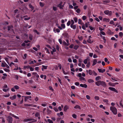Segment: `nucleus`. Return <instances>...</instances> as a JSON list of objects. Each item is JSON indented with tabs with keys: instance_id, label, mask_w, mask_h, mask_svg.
Listing matches in <instances>:
<instances>
[{
	"instance_id": "obj_22",
	"label": "nucleus",
	"mask_w": 123,
	"mask_h": 123,
	"mask_svg": "<svg viewBox=\"0 0 123 123\" xmlns=\"http://www.w3.org/2000/svg\"><path fill=\"white\" fill-rule=\"evenodd\" d=\"M119 37L122 38L123 35V33L122 32H120L119 33Z\"/></svg>"
},
{
	"instance_id": "obj_5",
	"label": "nucleus",
	"mask_w": 123,
	"mask_h": 123,
	"mask_svg": "<svg viewBox=\"0 0 123 123\" xmlns=\"http://www.w3.org/2000/svg\"><path fill=\"white\" fill-rule=\"evenodd\" d=\"M104 12L106 14L109 15L110 16H111L112 13V12L111 11H110L108 10L105 11Z\"/></svg>"
},
{
	"instance_id": "obj_14",
	"label": "nucleus",
	"mask_w": 123,
	"mask_h": 123,
	"mask_svg": "<svg viewBox=\"0 0 123 123\" xmlns=\"http://www.w3.org/2000/svg\"><path fill=\"white\" fill-rule=\"evenodd\" d=\"M89 60V59L88 58H87L84 60L83 62L85 64H86L87 63V62Z\"/></svg>"
},
{
	"instance_id": "obj_48",
	"label": "nucleus",
	"mask_w": 123,
	"mask_h": 123,
	"mask_svg": "<svg viewBox=\"0 0 123 123\" xmlns=\"http://www.w3.org/2000/svg\"><path fill=\"white\" fill-rule=\"evenodd\" d=\"M29 38L30 40H32V35L30 34L29 35Z\"/></svg>"
},
{
	"instance_id": "obj_13",
	"label": "nucleus",
	"mask_w": 123,
	"mask_h": 123,
	"mask_svg": "<svg viewBox=\"0 0 123 123\" xmlns=\"http://www.w3.org/2000/svg\"><path fill=\"white\" fill-rule=\"evenodd\" d=\"M69 107L67 106V105H65L64 108V111L65 112H66L67 109H69Z\"/></svg>"
},
{
	"instance_id": "obj_52",
	"label": "nucleus",
	"mask_w": 123,
	"mask_h": 123,
	"mask_svg": "<svg viewBox=\"0 0 123 123\" xmlns=\"http://www.w3.org/2000/svg\"><path fill=\"white\" fill-rule=\"evenodd\" d=\"M10 96L9 93H8V94H6L4 95V96L5 97H9Z\"/></svg>"
},
{
	"instance_id": "obj_1",
	"label": "nucleus",
	"mask_w": 123,
	"mask_h": 123,
	"mask_svg": "<svg viewBox=\"0 0 123 123\" xmlns=\"http://www.w3.org/2000/svg\"><path fill=\"white\" fill-rule=\"evenodd\" d=\"M110 109L114 115H116L117 114V109L115 107H111Z\"/></svg>"
},
{
	"instance_id": "obj_20",
	"label": "nucleus",
	"mask_w": 123,
	"mask_h": 123,
	"mask_svg": "<svg viewBox=\"0 0 123 123\" xmlns=\"http://www.w3.org/2000/svg\"><path fill=\"white\" fill-rule=\"evenodd\" d=\"M62 44L64 46H68V44L65 41H63L62 42Z\"/></svg>"
},
{
	"instance_id": "obj_41",
	"label": "nucleus",
	"mask_w": 123,
	"mask_h": 123,
	"mask_svg": "<svg viewBox=\"0 0 123 123\" xmlns=\"http://www.w3.org/2000/svg\"><path fill=\"white\" fill-rule=\"evenodd\" d=\"M72 116L73 117V118H74L76 119V118L77 117V116L75 114H73L72 115Z\"/></svg>"
},
{
	"instance_id": "obj_6",
	"label": "nucleus",
	"mask_w": 123,
	"mask_h": 123,
	"mask_svg": "<svg viewBox=\"0 0 123 123\" xmlns=\"http://www.w3.org/2000/svg\"><path fill=\"white\" fill-rule=\"evenodd\" d=\"M109 89L112 91L116 92L117 93H118L116 89L115 88H114L111 87H110L109 88Z\"/></svg>"
},
{
	"instance_id": "obj_42",
	"label": "nucleus",
	"mask_w": 123,
	"mask_h": 123,
	"mask_svg": "<svg viewBox=\"0 0 123 123\" xmlns=\"http://www.w3.org/2000/svg\"><path fill=\"white\" fill-rule=\"evenodd\" d=\"M103 101L104 102L106 103H108V101L107 99H103Z\"/></svg>"
},
{
	"instance_id": "obj_28",
	"label": "nucleus",
	"mask_w": 123,
	"mask_h": 123,
	"mask_svg": "<svg viewBox=\"0 0 123 123\" xmlns=\"http://www.w3.org/2000/svg\"><path fill=\"white\" fill-rule=\"evenodd\" d=\"M24 97L25 98L24 101L25 102H26L27 101V100L29 99L28 96H25Z\"/></svg>"
},
{
	"instance_id": "obj_12",
	"label": "nucleus",
	"mask_w": 123,
	"mask_h": 123,
	"mask_svg": "<svg viewBox=\"0 0 123 123\" xmlns=\"http://www.w3.org/2000/svg\"><path fill=\"white\" fill-rule=\"evenodd\" d=\"M98 71L99 72L102 73H103L104 72H105V69H100L98 68Z\"/></svg>"
},
{
	"instance_id": "obj_30",
	"label": "nucleus",
	"mask_w": 123,
	"mask_h": 123,
	"mask_svg": "<svg viewBox=\"0 0 123 123\" xmlns=\"http://www.w3.org/2000/svg\"><path fill=\"white\" fill-rule=\"evenodd\" d=\"M87 41L88 43H92V41H91L90 38H89L88 40H87Z\"/></svg>"
},
{
	"instance_id": "obj_4",
	"label": "nucleus",
	"mask_w": 123,
	"mask_h": 123,
	"mask_svg": "<svg viewBox=\"0 0 123 123\" xmlns=\"http://www.w3.org/2000/svg\"><path fill=\"white\" fill-rule=\"evenodd\" d=\"M62 2H61L58 5V6L59 7L60 9H63V7L64 6V5L65 4V3L64 4L62 5Z\"/></svg>"
},
{
	"instance_id": "obj_63",
	"label": "nucleus",
	"mask_w": 123,
	"mask_h": 123,
	"mask_svg": "<svg viewBox=\"0 0 123 123\" xmlns=\"http://www.w3.org/2000/svg\"><path fill=\"white\" fill-rule=\"evenodd\" d=\"M89 27L91 30H93L94 29V28L93 27L90 26H89Z\"/></svg>"
},
{
	"instance_id": "obj_3",
	"label": "nucleus",
	"mask_w": 123,
	"mask_h": 123,
	"mask_svg": "<svg viewBox=\"0 0 123 123\" xmlns=\"http://www.w3.org/2000/svg\"><path fill=\"white\" fill-rule=\"evenodd\" d=\"M7 120L9 123H12V118L11 116H8L7 117Z\"/></svg>"
},
{
	"instance_id": "obj_59",
	"label": "nucleus",
	"mask_w": 123,
	"mask_h": 123,
	"mask_svg": "<svg viewBox=\"0 0 123 123\" xmlns=\"http://www.w3.org/2000/svg\"><path fill=\"white\" fill-rule=\"evenodd\" d=\"M71 25H74V20L73 19H72L71 20Z\"/></svg>"
},
{
	"instance_id": "obj_17",
	"label": "nucleus",
	"mask_w": 123,
	"mask_h": 123,
	"mask_svg": "<svg viewBox=\"0 0 123 123\" xmlns=\"http://www.w3.org/2000/svg\"><path fill=\"white\" fill-rule=\"evenodd\" d=\"M103 20L106 22H108L110 21V19L109 18H104L103 19Z\"/></svg>"
},
{
	"instance_id": "obj_32",
	"label": "nucleus",
	"mask_w": 123,
	"mask_h": 123,
	"mask_svg": "<svg viewBox=\"0 0 123 123\" xmlns=\"http://www.w3.org/2000/svg\"><path fill=\"white\" fill-rule=\"evenodd\" d=\"M76 11L77 13H79L80 12V10L79 8H78L76 10Z\"/></svg>"
},
{
	"instance_id": "obj_23",
	"label": "nucleus",
	"mask_w": 123,
	"mask_h": 123,
	"mask_svg": "<svg viewBox=\"0 0 123 123\" xmlns=\"http://www.w3.org/2000/svg\"><path fill=\"white\" fill-rule=\"evenodd\" d=\"M80 80L81 81H83V80L86 81V80H85V78L84 77H81L80 78Z\"/></svg>"
},
{
	"instance_id": "obj_2",
	"label": "nucleus",
	"mask_w": 123,
	"mask_h": 123,
	"mask_svg": "<svg viewBox=\"0 0 123 123\" xmlns=\"http://www.w3.org/2000/svg\"><path fill=\"white\" fill-rule=\"evenodd\" d=\"M31 120L33 121H32L31 122H35L37 121V120H35V119H33L31 118L24 119L23 120V121L24 122H26Z\"/></svg>"
},
{
	"instance_id": "obj_19",
	"label": "nucleus",
	"mask_w": 123,
	"mask_h": 123,
	"mask_svg": "<svg viewBox=\"0 0 123 123\" xmlns=\"http://www.w3.org/2000/svg\"><path fill=\"white\" fill-rule=\"evenodd\" d=\"M107 33L109 35L113 34V33L112 32L110 29L108 30L107 31Z\"/></svg>"
},
{
	"instance_id": "obj_44",
	"label": "nucleus",
	"mask_w": 123,
	"mask_h": 123,
	"mask_svg": "<svg viewBox=\"0 0 123 123\" xmlns=\"http://www.w3.org/2000/svg\"><path fill=\"white\" fill-rule=\"evenodd\" d=\"M86 18V17L85 16H84L82 17V19L84 20H85Z\"/></svg>"
},
{
	"instance_id": "obj_16",
	"label": "nucleus",
	"mask_w": 123,
	"mask_h": 123,
	"mask_svg": "<svg viewBox=\"0 0 123 123\" xmlns=\"http://www.w3.org/2000/svg\"><path fill=\"white\" fill-rule=\"evenodd\" d=\"M70 27L71 28H72L74 30L76 28V25H71Z\"/></svg>"
},
{
	"instance_id": "obj_58",
	"label": "nucleus",
	"mask_w": 123,
	"mask_h": 123,
	"mask_svg": "<svg viewBox=\"0 0 123 123\" xmlns=\"http://www.w3.org/2000/svg\"><path fill=\"white\" fill-rule=\"evenodd\" d=\"M100 33L104 35H105V34L104 32L103 31H101L100 32Z\"/></svg>"
},
{
	"instance_id": "obj_37",
	"label": "nucleus",
	"mask_w": 123,
	"mask_h": 123,
	"mask_svg": "<svg viewBox=\"0 0 123 123\" xmlns=\"http://www.w3.org/2000/svg\"><path fill=\"white\" fill-rule=\"evenodd\" d=\"M82 21L80 19H79L78 20V23L79 24L82 25Z\"/></svg>"
},
{
	"instance_id": "obj_60",
	"label": "nucleus",
	"mask_w": 123,
	"mask_h": 123,
	"mask_svg": "<svg viewBox=\"0 0 123 123\" xmlns=\"http://www.w3.org/2000/svg\"><path fill=\"white\" fill-rule=\"evenodd\" d=\"M86 98H87V99H90V96L88 95H86Z\"/></svg>"
},
{
	"instance_id": "obj_62",
	"label": "nucleus",
	"mask_w": 123,
	"mask_h": 123,
	"mask_svg": "<svg viewBox=\"0 0 123 123\" xmlns=\"http://www.w3.org/2000/svg\"><path fill=\"white\" fill-rule=\"evenodd\" d=\"M75 85L77 86H78L79 85L80 83L79 82H76L75 83Z\"/></svg>"
},
{
	"instance_id": "obj_31",
	"label": "nucleus",
	"mask_w": 123,
	"mask_h": 123,
	"mask_svg": "<svg viewBox=\"0 0 123 123\" xmlns=\"http://www.w3.org/2000/svg\"><path fill=\"white\" fill-rule=\"evenodd\" d=\"M40 116V114L38 112H36L35 114V116L36 117H38Z\"/></svg>"
},
{
	"instance_id": "obj_25",
	"label": "nucleus",
	"mask_w": 123,
	"mask_h": 123,
	"mask_svg": "<svg viewBox=\"0 0 123 123\" xmlns=\"http://www.w3.org/2000/svg\"><path fill=\"white\" fill-rule=\"evenodd\" d=\"M105 62H107L108 64H109L110 63V62L108 61V59L107 58H105Z\"/></svg>"
},
{
	"instance_id": "obj_21",
	"label": "nucleus",
	"mask_w": 123,
	"mask_h": 123,
	"mask_svg": "<svg viewBox=\"0 0 123 123\" xmlns=\"http://www.w3.org/2000/svg\"><path fill=\"white\" fill-rule=\"evenodd\" d=\"M10 98L11 100H14L16 98V96L15 95H14V96L10 97Z\"/></svg>"
},
{
	"instance_id": "obj_45",
	"label": "nucleus",
	"mask_w": 123,
	"mask_h": 123,
	"mask_svg": "<svg viewBox=\"0 0 123 123\" xmlns=\"http://www.w3.org/2000/svg\"><path fill=\"white\" fill-rule=\"evenodd\" d=\"M29 6L30 8H31L32 9H34V8L33 6L31 4H29Z\"/></svg>"
},
{
	"instance_id": "obj_33",
	"label": "nucleus",
	"mask_w": 123,
	"mask_h": 123,
	"mask_svg": "<svg viewBox=\"0 0 123 123\" xmlns=\"http://www.w3.org/2000/svg\"><path fill=\"white\" fill-rule=\"evenodd\" d=\"M79 46L78 45H75L74 47V49L75 50H77L79 48Z\"/></svg>"
},
{
	"instance_id": "obj_55",
	"label": "nucleus",
	"mask_w": 123,
	"mask_h": 123,
	"mask_svg": "<svg viewBox=\"0 0 123 123\" xmlns=\"http://www.w3.org/2000/svg\"><path fill=\"white\" fill-rule=\"evenodd\" d=\"M71 24V21H69L67 23V25L68 26H69Z\"/></svg>"
},
{
	"instance_id": "obj_51",
	"label": "nucleus",
	"mask_w": 123,
	"mask_h": 123,
	"mask_svg": "<svg viewBox=\"0 0 123 123\" xmlns=\"http://www.w3.org/2000/svg\"><path fill=\"white\" fill-rule=\"evenodd\" d=\"M73 6L71 5H69L68 7V8L69 9H73Z\"/></svg>"
},
{
	"instance_id": "obj_39",
	"label": "nucleus",
	"mask_w": 123,
	"mask_h": 123,
	"mask_svg": "<svg viewBox=\"0 0 123 123\" xmlns=\"http://www.w3.org/2000/svg\"><path fill=\"white\" fill-rule=\"evenodd\" d=\"M30 68V66L28 65V66H25L23 68L24 69H26V68Z\"/></svg>"
},
{
	"instance_id": "obj_27",
	"label": "nucleus",
	"mask_w": 123,
	"mask_h": 123,
	"mask_svg": "<svg viewBox=\"0 0 123 123\" xmlns=\"http://www.w3.org/2000/svg\"><path fill=\"white\" fill-rule=\"evenodd\" d=\"M101 79V77L100 76H98L95 78V80L96 81H98Z\"/></svg>"
},
{
	"instance_id": "obj_57",
	"label": "nucleus",
	"mask_w": 123,
	"mask_h": 123,
	"mask_svg": "<svg viewBox=\"0 0 123 123\" xmlns=\"http://www.w3.org/2000/svg\"><path fill=\"white\" fill-rule=\"evenodd\" d=\"M24 57H23V58L24 59H26L27 57V54H25L24 55Z\"/></svg>"
},
{
	"instance_id": "obj_11",
	"label": "nucleus",
	"mask_w": 123,
	"mask_h": 123,
	"mask_svg": "<svg viewBox=\"0 0 123 123\" xmlns=\"http://www.w3.org/2000/svg\"><path fill=\"white\" fill-rule=\"evenodd\" d=\"M80 86L82 87H84L85 88H86L87 87V85L85 84H80Z\"/></svg>"
},
{
	"instance_id": "obj_10",
	"label": "nucleus",
	"mask_w": 123,
	"mask_h": 123,
	"mask_svg": "<svg viewBox=\"0 0 123 123\" xmlns=\"http://www.w3.org/2000/svg\"><path fill=\"white\" fill-rule=\"evenodd\" d=\"M13 27V26L12 25H11L10 26H7L8 30V31H10L11 30H12V31H13V30L12 29H11Z\"/></svg>"
},
{
	"instance_id": "obj_47",
	"label": "nucleus",
	"mask_w": 123,
	"mask_h": 123,
	"mask_svg": "<svg viewBox=\"0 0 123 123\" xmlns=\"http://www.w3.org/2000/svg\"><path fill=\"white\" fill-rule=\"evenodd\" d=\"M12 117H14L16 119H19V118L17 116L14 115H12Z\"/></svg>"
},
{
	"instance_id": "obj_34",
	"label": "nucleus",
	"mask_w": 123,
	"mask_h": 123,
	"mask_svg": "<svg viewBox=\"0 0 123 123\" xmlns=\"http://www.w3.org/2000/svg\"><path fill=\"white\" fill-rule=\"evenodd\" d=\"M74 20L75 23H77L78 21V18L76 17H75L74 18Z\"/></svg>"
},
{
	"instance_id": "obj_29",
	"label": "nucleus",
	"mask_w": 123,
	"mask_h": 123,
	"mask_svg": "<svg viewBox=\"0 0 123 123\" xmlns=\"http://www.w3.org/2000/svg\"><path fill=\"white\" fill-rule=\"evenodd\" d=\"M74 108L75 109H77L78 108L79 109H80V106L78 105H76L75 107H74Z\"/></svg>"
},
{
	"instance_id": "obj_7",
	"label": "nucleus",
	"mask_w": 123,
	"mask_h": 123,
	"mask_svg": "<svg viewBox=\"0 0 123 123\" xmlns=\"http://www.w3.org/2000/svg\"><path fill=\"white\" fill-rule=\"evenodd\" d=\"M86 71L87 73H88V74L90 75H92L93 73V71H92L91 70H89L88 71V70H86Z\"/></svg>"
},
{
	"instance_id": "obj_56",
	"label": "nucleus",
	"mask_w": 123,
	"mask_h": 123,
	"mask_svg": "<svg viewBox=\"0 0 123 123\" xmlns=\"http://www.w3.org/2000/svg\"><path fill=\"white\" fill-rule=\"evenodd\" d=\"M43 68L44 69H46L47 68V66H45L44 65H42Z\"/></svg>"
},
{
	"instance_id": "obj_43",
	"label": "nucleus",
	"mask_w": 123,
	"mask_h": 123,
	"mask_svg": "<svg viewBox=\"0 0 123 123\" xmlns=\"http://www.w3.org/2000/svg\"><path fill=\"white\" fill-rule=\"evenodd\" d=\"M47 121L49 123H53L52 121L49 119H47Z\"/></svg>"
},
{
	"instance_id": "obj_46",
	"label": "nucleus",
	"mask_w": 123,
	"mask_h": 123,
	"mask_svg": "<svg viewBox=\"0 0 123 123\" xmlns=\"http://www.w3.org/2000/svg\"><path fill=\"white\" fill-rule=\"evenodd\" d=\"M5 60L8 63V64H9V62L8 58H5Z\"/></svg>"
},
{
	"instance_id": "obj_8",
	"label": "nucleus",
	"mask_w": 123,
	"mask_h": 123,
	"mask_svg": "<svg viewBox=\"0 0 123 123\" xmlns=\"http://www.w3.org/2000/svg\"><path fill=\"white\" fill-rule=\"evenodd\" d=\"M101 85L104 87H106V86L105 83L104 81H101Z\"/></svg>"
},
{
	"instance_id": "obj_26",
	"label": "nucleus",
	"mask_w": 123,
	"mask_h": 123,
	"mask_svg": "<svg viewBox=\"0 0 123 123\" xmlns=\"http://www.w3.org/2000/svg\"><path fill=\"white\" fill-rule=\"evenodd\" d=\"M110 0H104L103 1V3L104 4H105V3H108L110 2Z\"/></svg>"
},
{
	"instance_id": "obj_24",
	"label": "nucleus",
	"mask_w": 123,
	"mask_h": 123,
	"mask_svg": "<svg viewBox=\"0 0 123 123\" xmlns=\"http://www.w3.org/2000/svg\"><path fill=\"white\" fill-rule=\"evenodd\" d=\"M24 105L25 106H32V105H33V104H25Z\"/></svg>"
},
{
	"instance_id": "obj_9",
	"label": "nucleus",
	"mask_w": 123,
	"mask_h": 123,
	"mask_svg": "<svg viewBox=\"0 0 123 123\" xmlns=\"http://www.w3.org/2000/svg\"><path fill=\"white\" fill-rule=\"evenodd\" d=\"M101 80H99L97 82H96L95 84L97 86H99L100 85H101Z\"/></svg>"
},
{
	"instance_id": "obj_40",
	"label": "nucleus",
	"mask_w": 123,
	"mask_h": 123,
	"mask_svg": "<svg viewBox=\"0 0 123 123\" xmlns=\"http://www.w3.org/2000/svg\"><path fill=\"white\" fill-rule=\"evenodd\" d=\"M61 26L62 27V29H64L65 28V26L64 24H61Z\"/></svg>"
},
{
	"instance_id": "obj_18",
	"label": "nucleus",
	"mask_w": 123,
	"mask_h": 123,
	"mask_svg": "<svg viewBox=\"0 0 123 123\" xmlns=\"http://www.w3.org/2000/svg\"><path fill=\"white\" fill-rule=\"evenodd\" d=\"M109 85L110 86H115V84L114 83H112L111 82H110L108 83Z\"/></svg>"
},
{
	"instance_id": "obj_35",
	"label": "nucleus",
	"mask_w": 123,
	"mask_h": 123,
	"mask_svg": "<svg viewBox=\"0 0 123 123\" xmlns=\"http://www.w3.org/2000/svg\"><path fill=\"white\" fill-rule=\"evenodd\" d=\"M14 88L16 90H18L19 89V87L17 85H15L14 86Z\"/></svg>"
},
{
	"instance_id": "obj_15",
	"label": "nucleus",
	"mask_w": 123,
	"mask_h": 123,
	"mask_svg": "<svg viewBox=\"0 0 123 123\" xmlns=\"http://www.w3.org/2000/svg\"><path fill=\"white\" fill-rule=\"evenodd\" d=\"M97 62V59H95L93 61V63L92 65V66L95 65Z\"/></svg>"
},
{
	"instance_id": "obj_53",
	"label": "nucleus",
	"mask_w": 123,
	"mask_h": 123,
	"mask_svg": "<svg viewBox=\"0 0 123 123\" xmlns=\"http://www.w3.org/2000/svg\"><path fill=\"white\" fill-rule=\"evenodd\" d=\"M111 79L113 80H114L115 81H117V80L116 79V78L115 77H112V78H111Z\"/></svg>"
},
{
	"instance_id": "obj_36",
	"label": "nucleus",
	"mask_w": 123,
	"mask_h": 123,
	"mask_svg": "<svg viewBox=\"0 0 123 123\" xmlns=\"http://www.w3.org/2000/svg\"><path fill=\"white\" fill-rule=\"evenodd\" d=\"M90 62H87V64L86 65V66L88 68H89L90 66Z\"/></svg>"
},
{
	"instance_id": "obj_50",
	"label": "nucleus",
	"mask_w": 123,
	"mask_h": 123,
	"mask_svg": "<svg viewBox=\"0 0 123 123\" xmlns=\"http://www.w3.org/2000/svg\"><path fill=\"white\" fill-rule=\"evenodd\" d=\"M88 82L90 83V82H94V81L92 80L91 79H89L88 80Z\"/></svg>"
},
{
	"instance_id": "obj_64",
	"label": "nucleus",
	"mask_w": 123,
	"mask_h": 123,
	"mask_svg": "<svg viewBox=\"0 0 123 123\" xmlns=\"http://www.w3.org/2000/svg\"><path fill=\"white\" fill-rule=\"evenodd\" d=\"M59 41L60 43L61 44H62V41L61 39H59L58 40Z\"/></svg>"
},
{
	"instance_id": "obj_38",
	"label": "nucleus",
	"mask_w": 123,
	"mask_h": 123,
	"mask_svg": "<svg viewBox=\"0 0 123 123\" xmlns=\"http://www.w3.org/2000/svg\"><path fill=\"white\" fill-rule=\"evenodd\" d=\"M90 24L89 22H87L85 24V26L87 28L88 26Z\"/></svg>"
},
{
	"instance_id": "obj_49",
	"label": "nucleus",
	"mask_w": 123,
	"mask_h": 123,
	"mask_svg": "<svg viewBox=\"0 0 123 123\" xmlns=\"http://www.w3.org/2000/svg\"><path fill=\"white\" fill-rule=\"evenodd\" d=\"M95 99L97 100H98L99 99V98L98 96H95L94 98Z\"/></svg>"
},
{
	"instance_id": "obj_61",
	"label": "nucleus",
	"mask_w": 123,
	"mask_h": 123,
	"mask_svg": "<svg viewBox=\"0 0 123 123\" xmlns=\"http://www.w3.org/2000/svg\"><path fill=\"white\" fill-rule=\"evenodd\" d=\"M117 27H119V29L120 31H122V30L123 28L120 25H118Z\"/></svg>"
},
{
	"instance_id": "obj_54",
	"label": "nucleus",
	"mask_w": 123,
	"mask_h": 123,
	"mask_svg": "<svg viewBox=\"0 0 123 123\" xmlns=\"http://www.w3.org/2000/svg\"><path fill=\"white\" fill-rule=\"evenodd\" d=\"M45 50L46 51V52H47V53H48L49 54L50 53V52H49V51L48 50V49L47 48H45Z\"/></svg>"
}]
</instances>
